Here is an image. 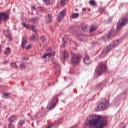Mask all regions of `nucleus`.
I'll return each instance as SVG.
<instances>
[{
    "label": "nucleus",
    "instance_id": "ea45409f",
    "mask_svg": "<svg viewBox=\"0 0 128 128\" xmlns=\"http://www.w3.org/2000/svg\"><path fill=\"white\" fill-rule=\"evenodd\" d=\"M31 9H32V10H36V6H32Z\"/></svg>",
    "mask_w": 128,
    "mask_h": 128
},
{
    "label": "nucleus",
    "instance_id": "393cba45",
    "mask_svg": "<svg viewBox=\"0 0 128 128\" xmlns=\"http://www.w3.org/2000/svg\"><path fill=\"white\" fill-rule=\"evenodd\" d=\"M6 38L8 42H10V40H12V35H10V34H7Z\"/></svg>",
    "mask_w": 128,
    "mask_h": 128
},
{
    "label": "nucleus",
    "instance_id": "2eb2a0df",
    "mask_svg": "<svg viewBox=\"0 0 128 128\" xmlns=\"http://www.w3.org/2000/svg\"><path fill=\"white\" fill-rule=\"evenodd\" d=\"M54 52L52 53H48V54H44L42 56V58H46V56H48V58H50L51 56H54Z\"/></svg>",
    "mask_w": 128,
    "mask_h": 128
},
{
    "label": "nucleus",
    "instance_id": "6e6552de",
    "mask_svg": "<svg viewBox=\"0 0 128 128\" xmlns=\"http://www.w3.org/2000/svg\"><path fill=\"white\" fill-rule=\"evenodd\" d=\"M8 15L6 12H0V24L2 22H6L8 20Z\"/></svg>",
    "mask_w": 128,
    "mask_h": 128
},
{
    "label": "nucleus",
    "instance_id": "f3484780",
    "mask_svg": "<svg viewBox=\"0 0 128 128\" xmlns=\"http://www.w3.org/2000/svg\"><path fill=\"white\" fill-rule=\"evenodd\" d=\"M80 14L78 13H72L70 18H78Z\"/></svg>",
    "mask_w": 128,
    "mask_h": 128
},
{
    "label": "nucleus",
    "instance_id": "ddd939ff",
    "mask_svg": "<svg viewBox=\"0 0 128 128\" xmlns=\"http://www.w3.org/2000/svg\"><path fill=\"white\" fill-rule=\"evenodd\" d=\"M77 38H78V40H79L80 42H86V36H84V35L82 34H78L77 35Z\"/></svg>",
    "mask_w": 128,
    "mask_h": 128
},
{
    "label": "nucleus",
    "instance_id": "39448f33",
    "mask_svg": "<svg viewBox=\"0 0 128 128\" xmlns=\"http://www.w3.org/2000/svg\"><path fill=\"white\" fill-rule=\"evenodd\" d=\"M128 14L126 16H125L124 18H122V19H120L119 20L118 23L117 24V26H116L117 31L120 32V30H122V26H124L128 24Z\"/></svg>",
    "mask_w": 128,
    "mask_h": 128
},
{
    "label": "nucleus",
    "instance_id": "e433bc0d",
    "mask_svg": "<svg viewBox=\"0 0 128 128\" xmlns=\"http://www.w3.org/2000/svg\"><path fill=\"white\" fill-rule=\"evenodd\" d=\"M54 66L55 68H58V63L57 62H55L54 63Z\"/></svg>",
    "mask_w": 128,
    "mask_h": 128
},
{
    "label": "nucleus",
    "instance_id": "c9c22d12",
    "mask_svg": "<svg viewBox=\"0 0 128 128\" xmlns=\"http://www.w3.org/2000/svg\"><path fill=\"white\" fill-rule=\"evenodd\" d=\"M120 128H126V126H124V123H122L120 124Z\"/></svg>",
    "mask_w": 128,
    "mask_h": 128
},
{
    "label": "nucleus",
    "instance_id": "f8f14e48",
    "mask_svg": "<svg viewBox=\"0 0 128 128\" xmlns=\"http://www.w3.org/2000/svg\"><path fill=\"white\" fill-rule=\"evenodd\" d=\"M83 62L84 64H90V58L88 56H84L83 59Z\"/></svg>",
    "mask_w": 128,
    "mask_h": 128
},
{
    "label": "nucleus",
    "instance_id": "37998d69",
    "mask_svg": "<svg viewBox=\"0 0 128 128\" xmlns=\"http://www.w3.org/2000/svg\"><path fill=\"white\" fill-rule=\"evenodd\" d=\"M0 52H2V46H0Z\"/></svg>",
    "mask_w": 128,
    "mask_h": 128
},
{
    "label": "nucleus",
    "instance_id": "a878e982",
    "mask_svg": "<svg viewBox=\"0 0 128 128\" xmlns=\"http://www.w3.org/2000/svg\"><path fill=\"white\" fill-rule=\"evenodd\" d=\"M89 4L93 6H96V2H94V0H90L89 2Z\"/></svg>",
    "mask_w": 128,
    "mask_h": 128
},
{
    "label": "nucleus",
    "instance_id": "2f4dec72",
    "mask_svg": "<svg viewBox=\"0 0 128 128\" xmlns=\"http://www.w3.org/2000/svg\"><path fill=\"white\" fill-rule=\"evenodd\" d=\"M8 128H15L14 126L12 124L9 123L8 126Z\"/></svg>",
    "mask_w": 128,
    "mask_h": 128
},
{
    "label": "nucleus",
    "instance_id": "0eeeda50",
    "mask_svg": "<svg viewBox=\"0 0 128 128\" xmlns=\"http://www.w3.org/2000/svg\"><path fill=\"white\" fill-rule=\"evenodd\" d=\"M58 100V96H56L52 98V100L50 102H49L47 106V108H48V110H52V108H54V106H56V104Z\"/></svg>",
    "mask_w": 128,
    "mask_h": 128
},
{
    "label": "nucleus",
    "instance_id": "6ab92c4d",
    "mask_svg": "<svg viewBox=\"0 0 128 128\" xmlns=\"http://www.w3.org/2000/svg\"><path fill=\"white\" fill-rule=\"evenodd\" d=\"M68 0H61L60 2V6H64L66 4V2Z\"/></svg>",
    "mask_w": 128,
    "mask_h": 128
},
{
    "label": "nucleus",
    "instance_id": "09e8293b",
    "mask_svg": "<svg viewBox=\"0 0 128 128\" xmlns=\"http://www.w3.org/2000/svg\"><path fill=\"white\" fill-rule=\"evenodd\" d=\"M56 122H54V124H56Z\"/></svg>",
    "mask_w": 128,
    "mask_h": 128
},
{
    "label": "nucleus",
    "instance_id": "4be33fe9",
    "mask_svg": "<svg viewBox=\"0 0 128 128\" xmlns=\"http://www.w3.org/2000/svg\"><path fill=\"white\" fill-rule=\"evenodd\" d=\"M10 54V48H6L4 50V54L8 55V54Z\"/></svg>",
    "mask_w": 128,
    "mask_h": 128
},
{
    "label": "nucleus",
    "instance_id": "7ed1b4c3",
    "mask_svg": "<svg viewBox=\"0 0 128 128\" xmlns=\"http://www.w3.org/2000/svg\"><path fill=\"white\" fill-rule=\"evenodd\" d=\"M108 68H106V62H101L96 68V72L98 76H100L102 74H104V72H106Z\"/></svg>",
    "mask_w": 128,
    "mask_h": 128
},
{
    "label": "nucleus",
    "instance_id": "f704fd0d",
    "mask_svg": "<svg viewBox=\"0 0 128 128\" xmlns=\"http://www.w3.org/2000/svg\"><path fill=\"white\" fill-rule=\"evenodd\" d=\"M20 68H22H22H26V66H24V63H22L20 65Z\"/></svg>",
    "mask_w": 128,
    "mask_h": 128
},
{
    "label": "nucleus",
    "instance_id": "7c9ffc66",
    "mask_svg": "<svg viewBox=\"0 0 128 128\" xmlns=\"http://www.w3.org/2000/svg\"><path fill=\"white\" fill-rule=\"evenodd\" d=\"M40 38L42 42H44L46 40V36H41Z\"/></svg>",
    "mask_w": 128,
    "mask_h": 128
},
{
    "label": "nucleus",
    "instance_id": "49530a36",
    "mask_svg": "<svg viewBox=\"0 0 128 128\" xmlns=\"http://www.w3.org/2000/svg\"><path fill=\"white\" fill-rule=\"evenodd\" d=\"M4 62V64H6V63L8 62V61H6V62Z\"/></svg>",
    "mask_w": 128,
    "mask_h": 128
},
{
    "label": "nucleus",
    "instance_id": "9d476101",
    "mask_svg": "<svg viewBox=\"0 0 128 128\" xmlns=\"http://www.w3.org/2000/svg\"><path fill=\"white\" fill-rule=\"evenodd\" d=\"M66 10H64L61 11L58 14V18H57L58 22H61L64 16H66Z\"/></svg>",
    "mask_w": 128,
    "mask_h": 128
},
{
    "label": "nucleus",
    "instance_id": "bb28decb",
    "mask_svg": "<svg viewBox=\"0 0 128 128\" xmlns=\"http://www.w3.org/2000/svg\"><path fill=\"white\" fill-rule=\"evenodd\" d=\"M31 22H38V18H32L30 20Z\"/></svg>",
    "mask_w": 128,
    "mask_h": 128
},
{
    "label": "nucleus",
    "instance_id": "a18cd8bd",
    "mask_svg": "<svg viewBox=\"0 0 128 128\" xmlns=\"http://www.w3.org/2000/svg\"><path fill=\"white\" fill-rule=\"evenodd\" d=\"M48 50H50L51 48H48Z\"/></svg>",
    "mask_w": 128,
    "mask_h": 128
},
{
    "label": "nucleus",
    "instance_id": "c03bdc74",
    "mask_svg": "<svg viewBox=\"0 0 128 128\" xmlns=\"http://www.w3.org/2000/svg\"><path fill=\"white\" fill-rule=\"evenodd\" d=\"M68 35H66V38L68 39Z\"/></svg>",
    "mask_w": 128,
    "mask_h": 128
},
{
    "label": "nucleus",
    "instance_id": "b1692460",
    "mask_svg": "<svg viewBox=\"0 0 128 128\" xmlns=\"http://www.w3.org/2000/svg\"><path fill=\"white\" fill-rule=\"evenodd\" d=\"M54 126V124H50L48 125L47 126H44L42 127V128H52Z\"/></svg>",
    "mask_w": 128,
    "mask_h": 128
},
{
    "label": "nucleus",
    "instance_id": "c756f323",
    "mask_svg": "<svg viewBox=\"0 0 128 128\" xmlns=\"http://www.w3.org/2000/svg\"><path fill=\"white\" fill-rule=\"evenodd\" d=\"M82 30L84 32H88V26H84L82 28Z\"/></svg>",
    "mask_w": 128,
    "mask_h": 128
},
{
    "label": "nucleus",
    "instance_id": "a211bd4d",
    "mask_svg": "<svg viewBox=\"0 0 128 128\" xmlns=\"http://www.w3.org/2000/svg\"><path fill=\"white\" fill-rule=\"evenodd\" d=\"M97 28H98L96 26H92L90 27V32H96V30Z\"/></svg>",
    "mask_w": 128,
    "mask_h": 128
},
{
    "label": "nucleus",
    "instance_id": "72a5a7b5",
    "mask_svg": "<svg viewBox=\"0 0 128 128\" xmlns=\"http://www.w3.org/2000/svg\"><path fill=\"white\" fill-rule=\"evenodd\" d=\"M30 48H32V46H30V44H29V45L27 46L26 48V50H30Z\"/></svg>",
    "mask_w": 128,
    "mask_h": 128
},
{
    "label": "nucleus",
    "instance_id": "1a4fd4ad",
    "mask_svg": "<svg viewBox=\"0 0 128 128\" xmlns=\"http://www.w3.org/2000/svg\"><path fill=\"white\" fill-rule=\"evenodd\" d=\"M82 56L73 54L72 58V64H78L80 62V60L82 58Z\"/></svg>",
    "mask_w": 128,
    "mask_h": 128
},
{
    "label": "nucleus",
    "instance_id": "9b49d317",
    "mask_svg": "<svg viewBox=\"0 0 128 128\" xmlns=\"http://www.w3.org/2000/svg\"><path fill=\"white\" fill-rule=\"evenodd\" d=\"M26 46H28V41L26 40V36H24L22 39V43L21 46L22 48H26Z\"/></svg>",
    "mask_w": 128,
    "mask_h": 128
},
{
    "label": "nucleus",
    "instance_id": "de8ad7c7",
    "mask_svg": "<svg viewBox=\"0 0 128 128\" xmlns=\"http://www.w3.org/2000/svg\"><path fill=\"white\" fill-rule=\"evenodd\" d=\"M28 116H30V114H28Z\"/></svg>",
    "mask_w": 128,
    "mask_h": 128
},
{
    "label": "nucleus",
    "instance_id": "473e14b6",
    "mask_svg": "<svg viewBox=\"0 0 128 128\" xmlns=\"http://www.w3.org/2000/svg\"><path fill=\"white\" fill-rule=\"evenodd\" d=\"M44 2L46 4H48L50 2V0H43Z\"/></svg>",
    "mask_w": 128,
    "mask_h": 128
},
{
    "label": "nucleus",
    "instance_id": "4468645a",
    "mask_svg": "<svg viewBox=\"0 0 128 128\" xmlns=\"http://www.w3.org/2000/svg\"><path fill=\"white\" fill-rule=\"evenodd\" d=\"M16 115L12 116L8 120L9 124H12V122H14V120H16Z\"/></svg>",
    "mask_w": 128,
    "mask_h": 128
},
{
    "label": "nucleus",
    "instance_id": "412c9836",
    "mask_svg": "<svg viewBox=\"0 0 128 128\" xmlns=\"http://www.w3.org/2000/svg\"><path fill=\"white\" fill-rule=\"evenodd\" d=\"M24 124V120H20L18 122V126L19 128H22Z\"/></svg>",
    "mask_w": 128,
    "mask_h": 128
},
{
    "label": "nucleus",
    "instance_id": "5701e85b",
    "mask_svg": "<svg viewBox=\"0 0 128 128\" xmlns=\"http://www.w3.org/2000/svg\"><path fill=\"white\" fill-rule=\"evenodd\" d=\"M62 56H64V60H66V58H68V54H66V51L64 50V52L62 53Z\"/></svg>",
    "mask_w": 128,
    "mask_h": 128
},
{
    "label": "nucleus",
    "instance_id": "aec40b11",
    "mask_svg": "<svg viewBox=\"0 0 128 128\" xmlns=\"http://www.w3.org/2000/svg\"><path fill=\"white\" fill-rule=\"evenodd\" d=\"M46 21L48 22H52V15L48 14V16L46 18Z\"/></svg>",
    "mask_w": 128,
    "mask_h": 128
},
{
    "label": "nucleus",
    "instance_id": "f257e3e1",
    "mask_svg": "<svg viewBox=\"0 0 128 128\" xmlns=\"http://www.w3.org/2000/svg\"><path fill=\"white\" fill-rule=\"evenodd\" d=\"M86 126H88V128H104L106 126L108 121L102 119V117L98 115L88 116L84 122Z\"/></svg>",
    "mask_w": 128,
    "mask_h": 128
},
{
    "label": "nucleus",
    "instance_id": "79ce46f5",
    "mask_svg": "<svg viewBox=\"0 0 128 128\" xmlns=\"http://www.w3.org/2000/svg\"><path fill=\"white\" fill-rule=\"evenodd\" d=\"M100 10H101L102 12H104V8H100Z\"/></svg>",
    "mask_w": 128,
    "mask_h": 128
},
{
    "label": "nucleus",
    "instance_id": "c85d7f7f",
    "mask_svg": "<svg viewBox=\"0 0 128 128\" xmlns=\"http://www.w3.org/2000/svg\"><path fill=\"white\" fill-rule=\"evenodd\" d=\"M104 84H102V83H100L99 84H98L96 86V88L99 89L100 88H102V86Z\"/></svg>",
    "mask_w": 128,
    "mask_h": 128
},
{
    "label": "nucleus",
    "instance_id": "dca6fc26",
    "mask_svg": "<svg viewBox=\"0 0 128 128\" xmlns=\"http://www.w3.org/2000/svg\"><path fill=\"white\" fill-rule=\"evenodd\" d=\"M112 36H114V28H112L108 34L107 36V38H110Z\"/></svg>",
    "mask_w": 128,
    "mask_h": 128
},
{
    "label": "nucleus",
    "instance_id": "8fccbe9b",
    "mask_svg": "<svg viewBox=\"0 0 128 128\" xmlns=\"http://www.w3.org/2000/svg\"><path fill=\"white\" fill-rule=\"evenodd\" d=\"M64 78V80H66V78Z\"/></svg>",
    "mask_w": 128,
    "mask_h": 128
},
{
    "label": "nucleus",
    "instance_id": "20e7f679",
    "mask_svg": "<svg viewBox=\"0 0 128 128\" xmlns=\"http://www.w3.org/2000/svg\"><path fill=\"white\" fill-rule=\"evenodd\" d=\"M22 26L24 28H26L27 30H32V32L36 34V35L32 34V35L30 36V40H36V32H38V30H36V28L32 26H30V24H26V23L22 22Z\"/></svg>",
    "mask_w": 128,
    "mask_h": 128
},
{
    "label": "nucleus",
    "instance_id": "58836bf2",
    "mask_svg": "<svg viewBox=\"0 0 128 128\" xmlns=\"http://www.w3.org/2000/svg\"><path fill=\"white\" fill-rule=\"evenodd\" d=\"M62 42H63V44L64 45L66 44V41H64V38H62Z\"/></svg>",
    "mask_w": 128,
    "mask_h": 128
},
{
    "label": "nucleus",
    "instance_id": "f03ea898",
    "mask_svg": "<svg viewBox=\"0 0 128 128\" xmlns=\"http://www.w3.org/2000/svg\"><path fill=\"white\" fill-rule=\"evenodd\" d=\"M120 44V40L113 41L109 46L103 49L102 56H106V54H108V52L112 50L114 48L118 46Z\"/></svg>",
    "mask_w": 128,
    "mask_h": 128
},
{
    "label": "nucleus",
    "instance_id": "4c0bfd02",
    "mask_svg": "<svg viewBox=\"0 0 128 128\" xmlns=\"http://www.w3.org/2000/svg\"><path fill=\"white\" fill-rule=\"evenodd\" d=\"M4 96H10V93H4Z\"/></svg>",
    "mask_w": 128,
    "mask_h": 128
},
{
    "label": "nucleus",
    "instance_id": "a19ab883",
    "mask_svg": "<svg viewBox=\"0 0 128 128\" xmlns=\"http://www.w3.org/2000/svg\"><path fill=\"white\" fill-rule=\"evenodd\" d=\"M82 10L83 12H86V8H83Z\"/></svg>",
    "mask_w": 128,
    "mask_h": 128
},
{
    "label": "nucleus",
    "instance_id": "423d86ee",
    "mask_svg": "<svg viewBox=\"0 0 128 128\" xmlns=\"http://www.w3.org/2000/svg\"><path fill=\"white\" fill-rule=\"evenodd\" d=\"M110 103L106 99H102L98 104V110H104L108 106Z\"/></svg>",
    "mask_w": 128,
    "mask_h": 128
},
{
    "label": "nucleus",
    "instance_id": "cd10ccee",
    "mask_svg": "<svg viewBox=\"0 0 128 128\" xmlns=\"http://www.w3.org/2000/svg\"><path fill=\"white\" fill-rule=\"evenodd\" d=\"M10 66H12V68H18V66H16V62L11 63Z\"/></svg>",
    "mask_w": 128,
    "mask_h": 128
}]
</instances>
